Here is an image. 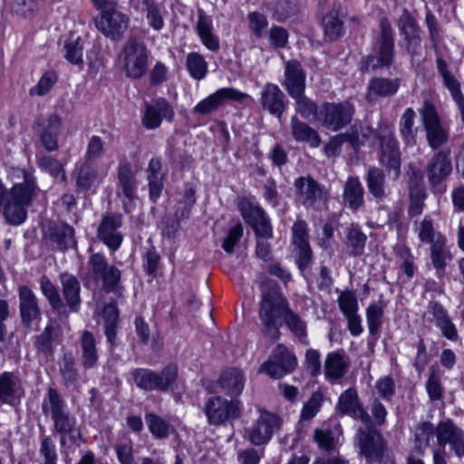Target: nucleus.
Returning a JSON list of instances; mask_svg holds the SVG:
<instances>
[{
    "label": "nucleus",
    "mask_w": 464,
    "mask_h": 464,
    "mask_svg": "<svg viewBox=\"0 0 464 464\" xmlns=\"http://www.w3.org/2000/svg\"><path fill=\"white\" fill-rule=\"evenodd\" d=\"M205 413L210 425L218 426L238 419L241 414L240 402L221 396L210 397L205 404Z\"/></svg>",
    "instance_id": "4468645a"
},
{
    "label": "nucleus",
    "mask_w": 464,
    "mask_h": 464,
    "mask_svg": "<svg viewBox=\"0 0 464 464\" xmlns=\"http://www.w3.org/2000/svg\"><path fill=\"white\" fill-rule=\"evenodd\" d=\"M341 431L338 426L334 429L316 428L314 430V440L318 447L327 452L334 451L339 444Z\"/></svg>",
    "instance_id": "a18cd8bd"
},
{
    "label": "nucleus",
    "mask_w": 464,
    "mask_h": 464,
    "mask_svg": "<svg viewBox=\"0 0 464 464\" xmlns=\"http://www.w3.org/2000/svg\"><path fill=\"white\" fill-rule=\"evenodd\" d=\"M92 3L100 11L94 21L97 29L111 40L121 39L130 19L118 9V3L115 0H92Z\"/></svg>",
    "instance_id": "20e7f679"
},
{
    "label": "nucleus",
    "mask_w": 464,
    "mask_h": 464,
    "mask_svg": "<svg viewBox=\"0 0 464 464\" xmlns=\"http://www.w3.org/2000/svg\"><path fill=\"white\" fill-rule=\"evenodd\" d=\"M145 420L151 434L157 439H166L170 434V425L153 412L145 414Z\"/></svg>",
    "instance_id": "bf43d9fd"
},
{
    "label": "nucleus",
    "mask_w": 464,
    "mask_h": 464,
    "mask_svg": "<svg viewBox=\"0 0 464 464\" xmlns=\"http://www.w3.org/2000/svg\"><path fill=\"white\" fill-rule=\"evenodd\" d=\"M357 429L354 443L359 449L361 456L364 457L368 464L382 463L388 450L387 441L382 432L376 429L372 418L370 423H362Z\"/></svg>",
    "instance_id": "423d86ee"
},
{
    "label": "nucleus",
    "mask_w": 464,
    "mask_h": 464,
    "mask_svg": "<svg viewBox=\"0 0 464 464\" xmlns=\"http://www.w3.org/2000/svg\"><path fill=\"white\" fill-rule=\"evenodd\" d=\"M57 80L58 76L55 72L48 71L44 72L40 78L38 83L30 89L29 94L31 96H44L47 94L56 83Z\"/></svg>",
    "instance_id": "774afa93"
},
{
    "label": "nucleus",
    "mask_w": 464,
    "mask_h": 464,
    "mask_svg": "<svg viewBox=\"0 0 464 464\" xmlns=\"http://www.w3.org/2000/svg\"><path fill=\"white\" fill-rule=\"evenodd\" d=\"M174 115L171 104L165 98L160 97L153 103L145 102L141 122L147 130H155L160 126L163 118L172 121Z\"/></svg>",
    "instance_id": "4be33fe9"
},
{
    "label": "nucleus",
    "mask_w": 464,
    "mask_h": 464,
    "mask_svg": "<svg viewBox=\"0 0 464 464\" xmlns=\"http://www.w3.org/2000/svg\"><path fill=\"white\" fill-rule=\"evenodd\" d=\"M430 261L436 270L438 277L441 278L445 275L447 260L451 259V254L446 246V238L430 246Z\"/></svg>",
    "instance_id": "49530a36"
},
{
    "label": "nucleus",
    "mask_w": 464,
    "mask_h": 464,
    "mask_svg": "<svg viewBox=\"0 0 464 464\" xmlns=\"http://www.w3.org/2000/svg\"><path fill=\"white\" fill-rule=\"evenodd\" d=\"M249 98L250 96L247 93L242 92L235 88H220L214 93L199 102L194 107L193 111L194 112L207 115L217 111L227 101L243 102L245 100Z\"/></svg>",
    "instance_id": "412c9836"
},
{
    "label": "nucleus",
    "mask_w": 464,
    "mask_h": 464,
    "mask_svg": "<svg viewBox=\"0 0 464 464\" xmlns=\"http://www.w3.org/2000/svg\"><path fill=\"white\" fill-rule=\"evenodd\" d=\"M239 209L244 220L253 228L256 237L264 239L272 237L273 228L270 218L258 204L244 199L240 203Z\"/></svg>",
    "instance_id": "dca6fc26"
},
{
    "label": "nucleus",
    "mask_w": 464,
    "mask_h": 464,
    "mask_svg": "<svg viewBox=\"0 0 464 464\" xmlns=\"http://www.w3.org/2000/svg\"><path fill=\"white\" fill-rule=\"evenodd\" d=\"M297 365L295 354L283 344H278L272 351L267 361L260 366L259 372L266 373L273 379H280L291 373Z\"/></svg>",
    "instance_id": "2eb2a0df"
},
{
    "label": "nucleus",
    "mask_w": 464,
    "mask_h": 464,
    "mask_svg": "<svg viewBox=\"0 0 464 464\" xmlns=\"http://www.w3.org/2000/svg\"><path fill=\"white\" fill-rule=\"evenodd\" d=\"M41 409L43 414L53 422V432L61 436L60 444L66 443V436L72 440L77 431V419L67 408L66 402L57 389L49 387Z\"/></svg>",
    "instance_id": "f03ea898"
},
{
    "label": "nucleus",
    "mask_w": 464,
    "mask_h": 464,
    "mask_svg": "<svg viewBox=\"0 0 464 464\" xmlns=\"http://www.w3.org/2000/svg\"><path fill=\"white\" fill-rule=\"evenodd\" d=\"M284 322L289 331L295 334L301 342L304 343L306 339V322L291 308L284 318Z\"/></svg>",
    "instance_id": "680f3d73"
},
{
    "label": "nucleus",
    "mask_w": 464,
    "mask_h": 464,
    "mask_svg": "<svg viewBox=\"0 0 464 464\" xmlns=\"http://www.w3.org/2000/svg\"><path fill=\"white\" fill-rule=\"evenodd\" d=\"M401 84V79L399 77L387 78L375 76L372 78L367 85V99L369 101H378L390 98L395 95Z\"/></svg>",
    "instance_id": "bb28decb"
},
{
    "label": "nucleus",
    "mask_w": 464,
    "mask_h": 464,
    "mask_svg": "<svg viewBox=\"0 0 464 464\" xmlns=\"http://www.w3.org/2000/svg\"><path fill=\"white\" fill-rule=\"evenodd\" d=\"M36 163L39 169L44 172H47L53 178L61 175L63 181L67 180L63 164L56 159L49 155H37Z\"/></svg>",
    "instance_id": "6e6d98bb"
},
{
    "label": "nucleus",
    "mask_w": 464,
    "mask_h": 464,
    "mask_svg": "<svg viewBox=\"0 0 464 464\" xmlns=\"http://www.w3.org/2000/svg\"><path fill=\"white\" fill-rule=\"evenodd\" d=\"M122 70L127 78L140 79L149 67V51L143 43L130 38L123 45L121 55Z\"/></svg>",
    "instance_id": "6e6552de"
},
{
    "label": "nucleus",
    "mask_w": 464,
    "mask_h": 464,
    "mask_svg": "<svg viewBox=\"0 0 464 464\" xmlns=\"http://www.w3.org/2000/svg\"><path fill=\"white\" fill-rule=\"evenodd\" d=\"M260 105L269 114L280 119L286 109L285 95L275 83H266L260 92Z\"/></svg>",
    "instance_id": "b1692460"
},
{
    "label": "nucleus",
    "mask_w": 464,
    "mask_h": 464,
    "mask_svg": "<svg viewBox=\"0 0 464 464\" xmlns=\"http://www.w3.org/2000/svg\"><path fill=\"white\" fill-rule=\"evenodd\" d=\"M408 189L410 198L408 214L410 217H418L423 211L427 198L423 175L420 169H413L410 174Z\"/></svg>",
    "instance_id": "5701e85b"
},
{
    "label": "nucleus",
    "mask_w": 464,
    "mask_h": 464,
    "mask_svg": "<svg viewBox=\"0 0 464 464\" xmlns=\"http://www.w3.org/2000/svg\"><path fill=\"white\" fill-rule=\"evenodd\" d=\"M379 27L380 34L373 44V53L361 61V71L363 72L389 68L394 61V31L387 17L380 19Z\"/></svg>",
    "instance_id": "7ed1b4c3"
},
{
    "label": "nucleus",
    "mask_w": 464,
    "mask_h": 464,
    "mask_svg": "<svg viewBox=\"0 0 464 464\" xmlns=\"http://www.w3.org/2000/svg\"><path fill=\"white\" fill-rule=\"evenodd\" d=\"M416 113L412 108H407L399 122L401 139L406 144L414 142L416 131L413 129Z\"/></svg>",
    "instance_id": "13d9d810"
},
{
    "label": "nucleus",
    "mask_w": 464,
    "mask_h": 464,
    "mask_svg": "<svg viewBox=\"0 0 464 464\" xmlns=\"http://www.w3.org/2000/svg\"><path fill=\"white\" fill-rule=\"evenodd\" d=\"M367 188L377 200H382L386 197L385 173L377 167H371L366 177Z\"/></svg>",
    "instance_id": "de8ad7c7"
},
{
    "label": "nucleus",
    "mask_w": 464,
    "mask_h": 464,
    "mask_svg": "<svg viewBox=\"0 0 464 464\" xmlns=\"http://www.w3.org/2000/svg\"><path fill=\"white\" fill-rule=\"evenodd\" d=\"M62 130V119L58 114H51L43 124L40 130V141L47 151L58 150V137Z\"/></svg>",
    "instance_id": "72a5a7b5"
},
{
    "label": "nucleus",
    "mask_w": 464,
    "mask_h": 464,
    "mask_svg": "<svg viewBox=\"0 0 464 464\" xmlns=\"http://www.w3.org/2000/svg\"><path fill=\"white\" fill-rule=\"evenodd\" d=\"M280 425L281 420L277 415L262 411L258 419L246 430L247 439L255 446L265 445Z\"/></svg>",
    "instance_id": "f3484780"
},
{
    "label": "nucleus",
    "mask_w": 464,
    "mask_h": 464,
    "mask_svg": "<svg viewBox=\"0 0 464 464\" xmlns=\"http://www.w3.org/2000/svg\"><path fill=\"white\" fill-rule=\"evenodd\" d=\"M428 314L432 315L431 321L440 328L444 337L450 341H456L458 339V331L452 324L447 311L438 302H430Z\"/></svg>",
    "instance_id": "f704fd0d"
},
{
    "label": "nucleus",
    "mask_w": 464,
    "mask_h": 464,
    "mask_svg": "<svg viewBox=\"0 0 464 464\" xmlns=\"http://www.w3.org/2000/svg\"><path fill=\"white\" fill-rule=\"evenodd\" d=\"M131 374L134 383L140 389L166 392L176 382L178 369L175 365H168L160 372H156L149 369L138 368Z\"/></svg>",
    "instance_id": "9b49d317"
},
{
    "label": "nucleus",
    "mask_w": 464,
    "mask_h": 464,
    "mask_svg": "<svg viewBox=\"0 0 464 464\" xmlns=\"http://www.w3.org/2000/svg\"><path fill=\"white\" fill-rule=\"evenodd\" d=\"M50 239L63 251L76 246L74 228L65 223L50 227Z\"/></svg>",
    "instance_id": "37998d69"
},
{
    "label": "nucleus",
    "mask_w": 464,
    "mask_h": 464,
    "mask_svg": "<svg viewBox=\"0 0 464 464\" xmlns=\"http://www.w3.org/2000/svg\"><path fill=\"white\" fill-rule=\"evenodd\" d=\"M377 138L379 162L387 171H392L396 179L401 174V155L394 130L388 125H382L377 130Z\"/></svg>",
    "instance_id": "1a4fd4ad"
},
{
    "label": "nucleus",
    "mask_w": 464,
    "mask_h": 464,
    "mask_svg": "<svg viewBox=\"0 0 464 464\" xmlns=\"http://www.w3.org/2000/svg\"><path fill=\"white\" fill-rule=\"evenodd\" d=\"M146 176L150 198L151 201L156 202L164 188L165 174L162 171V159L160 157L151 158L146 169Z\"/></svg>",
    "instance_id": "2f4dec72"
},
{
    "label": "nucleus",
    "mask_w": 464,
    "mask_h": 464,
    "mask_svg": "<svg viewBox=\"0 0 464 464\" xmlns=\"http://www.w3.org/2000/svg\"><path fill=\"white\" fill-rule=\"evenodd\" d=\"M349 369V362L344 358L343 351L329 353L324 362L326 378L336 380L344 376Z\"/></svg>",
    "instance_id": "a19ab883"
},
{
    "label": "nucleus",
    "mask_w": 464,
    "mask_h": 464,
    "mask_svg": "<svg viewBox=\"0 0 464 464\" xmlns=\"http://www.w3.org/2000/svg\"><path fill=\"white\" fill-rule=\"evenodd\" d=\"M452 172L450 150H441L432 155L426 166V174L430 189L434 193L446 191L443 182Z\"/></svg>",
    "instance_id": "ddd939ff"
},
{
    "label": "nucleus",
    "mask_w": 464,
    "mask_h": 464,
    "mask_svg": "<svg viewBox=\"0 0 464 464\" xmlns=\"http://www.w3.org/2000/svg\"><path fill=\"white\" fill-rule=\"evenodd\" d=\"M347 241L352 256H360L363 254L367 241V236L361 230L358 226L352 224L348 228Z\"/></svg>",
    "instance_id": "5fc2aeb1"
},
{
    "label": "nucleus",
    "mask_w": 464,
    "mask_h": 464,
    "mask_svg": "<svg viewBox=\"0 0 464 464\" xmlns=\"http://www.w3.org/2000/svg\"><path fill=\"white\" fill-rule=\"evenodd\" d=\"M104 320L105 335L111 345L116 344L117 327L119 323V310L115 304H108L102 311Z\"/></svg>",
    "instance_id": "09e8293b"
},
{
    "label": "nucleus",
    "mask_w": 464,
    "mask_h": 464,
    "mask_svg": "<svg viewBox=\"0 0 464 464\" xmlns=\"http://www.w3.org/2000/svg\"><path fill=\"white\" fill-rule=\"evenodd\" d=\"M289 303L278 286H272L263 292L259 308V317L266 332L275 330L277 333V319L285 318Z\"/></svg>",
    "instance_id": "0eeeda50"
},
{
    "label": "nucleus",
    "mask_w": 464,
    "mask_h": 464,
    "mask_svg": "<svg viewBox=\"0 0 464 464\" xmlns=\"http://www.w3.org/2000/svg\"><path fill=\"white\" fill-rule=\"evenodd\" d=\"M91 256L87 261L88 276L102 286L105 293L120 295L123 290L121 285V271L114 265H110L107 257L102 253H93L89 247Z\"/></svg>",
    "instance_id": "39448f33"
},
{
    "label": "nucleus",
    "mask_w": 464,
    "mask_h": 464,
    "mask_svg": "<svg viewBox=\"0 0 464 464\" xmlns=\"http://www.w3.org/2000/svg\"><path fill=\"white\" fill-rule=\"evenodd\" d=\"M40 285L43 295L49 301L50 305L59 313L65 311V304L50 279L46 276H43L40 279Z\"/></svg>",
    "instance_id": "4d7b16f0"
},
{
    "label": "nucleus",
    "mask_w": 464,
    "mask_h": 464,
    "mask_svg": "<svg viewBox=\"0 0 464 464\" xmlns=\"http://www.w3.org/2000/svg\"><path fill=\"white\" fill-rule=\"evenodd\" d=\"M105 153V142L99 136L93 135L89 139L84 154V161L92 163L100 160Z\"/></svg>",
    "instance_id": "338daca9"
},
{
    "label": "nucleus",
    "mask_w": 464,
    "mask_h": 464,
    "mask_svg": "<svg viewBox=\"0 0 464 464\" xmlns=\"http://www.w3.org/2000/svg\"><path fill=\"white\" fill-rule=\"evenodd\" d=\"M383 308L378 304H370L366 309V320L369 333L375 335L382 325Z\"/></svg>",
    "instance_id": "0e129e2a"
},
{
    "label": "nucleus",
    "mask_w": 464,
    "mask_h": 464,
    "mask_svg": "<svg viewBox=\"0 0 464 464\" xmlns=\"http://www.w3.org/2000/svg\"><path fill=\"white\" fill-rule=\"evenodd\" d=\"M82 365L84 369L96 366L99 354L94 335L85 330L81 335Z\"/></svg>",
    "instance_id": "79ce46f5"
},
{
    "label": "nucleus",
    "mask_w": 464,
    "mask_h": 464,
    "mask_svg": "<svg viewBox=\"0 0 464 464\" xmlns=\"http://www.w3.org/2000/svg\"><path fill=\"white\" fill-rule=\"evenodd\" d=\"M138 181L130 163L121 160L117 169V195L123 196L130 203L137 198Z\"/></svg>",
    "instance_id": "a878e982"
},
{
    "label": "nucleus",
    "mask_w": 464,
    "mask_h": 464,
    "mask_svg": "<svg viewBox=\"0 0 464 464\" xmlns=\"http://www.w3.org/2000/svg\"><path fill=\"white\" fill-rule=\"evenodd\" d=\"M122 226V215L107 213L102 216L97 229V238L111 252L117 251L121 246L123 236L120 231Z\"/></svg>",
    "instance_id": "a211bd4d"
},
{
    "label": "nucleus",
    "mask_w": 464,
    "mask_h": 464,
    "mask_svg": "<svg viewBox=\"0 0 464 464\" xmlns=\"http://www.w3.org/2000/svg\"><path fill=\"white\" fill-rule=\"evenodd\" d=\"M63 297L71 311L78 312L81 304V285L76 276L64 273L60 276Z\"/></svg>",
    "instance_id": "e433bc0d"
},
{
    "label": "nucleus",
    "mask_w": 464,
    "mask_h": 464,
    "mask_svg": "<svg viewBox=\"0 0 464 464\" xmlns=\"http://www.w3.org/2000/svg\"><path fill=\"white\" fill-rule=\"evenodd\" d=\"M60 334V329L53 323H49L44 331L34 337V346L38 353L45 357L51 356L54 352V343Z\"/></svg>",
    "instance_id": "4c0bfd02"
},
{
    "label": "nucleus",
    "mask_w": 464,
    "mask_h": 464,
    "mask_svg": "<svg viewBox=\"0 0 464 464\" xmlns=\"http://www.w3.org/2000/svg\"><path fill=\"white\" fill-rule=\"evenodd\" d=\"M291 133L297 142H306L313 148L321 144V137L316 130L306 122L301 121L296 116H293L290 121Z\"/></svg>",
    "instance_id": "c9c22d12"
},
{
    "label": "nucleus",
    "mask_w": 464,
    "mask_h": 464,
    "mask_svg": "<svg viewBox=\"0 0 464 464\" xmlns=\"http://www.w3.org/2000/svg\"><path fill=\"white\" fill-rule=\"evenodd\" d=\"M355 108L349 101L324 102L319 108L318 121L327 130L338 131L352 121Z\"/></svg>",
    "instance_id": "f8f14e48"
},
{
    "label": "nucleus",
    "mask_w": 464,
    "mask_h": 464,
    "mask_svg": "<svg viewBox=\"0 0 464 464\" xmlns=\"http://www.w3.org/2000/svg\"><path fill=\"white\" fill-rule=\"evenodd\" d=\"M18 297L22 323L24 326L30 327L34 321L41 317V309L38 305L37 297L25 285L19 286Z\"/></svg>",
    "instance_id": "c756f323"
},
{
    "label": "nucleus",
    "mask_w": 464,
    "mask_h": 464,
    "mask_svg": "<svg viewBox=\"0 0 464 464\" xmlns=\"http://www.w3.org/2000/svg\"><path fill=\"white\" fill-rule=\"evenodd\" d=\"M291 97L295 100V111L297 113L306 120L314 119L318 121L319 110L312 100L304 96V93Z\"/></svg>",
    "instance_id": "e2e57ef3"
},
{
    "label": "nucleus",
    "mask_w": 464,
    "mask_h": 464,
    "mask_svg": "<svg viewBox=\"0 0 464 464\" xmlns=\"http://www.w3.org/2000/svg\"><path fill=\"white\" fill-rule=\"evenodd\" d=\"M18 388L17 377L10 372L0 374V402L5 403L13 398Z\"/></svg>",
    "instance_id": "052dcab7"
},
{
    "label": "nucleus",
    "mask_w": 464,
    "mask_h": 464,
    "mask_svg": "<svg viewBox=\"0 0 464 464\" xmlns=\"http://www.w3.org/2000/svg\"><path fill=\"white\" fill-rule=\"evenodd\" d=\"M347 142L351 144L353 149H359L372 136V129L363 123H354L348 131L343 133Z\"/></svg>",
    "instance_id": "3c124183"
},
{
    "label": "nucleus",
    "mask_w": 464,
    "mask_h": 464,
    "mask_svg": "<svg viewBox=\"0 0 464 464\" xmlns=\"http://www.w3.org/2000/svg\"><path fill=\"white\" fill-rule=\"evenodd\" d=\"M437 444L442 450L449 445L459 459L464 457V431L450 419L437 424Z\"/></svg>",
    "instance_id": "6ab92c4d"
},
{
    "label": "nucleus",
    "mask_w": 464,
    "mask_h": 464,
    "mask_svg": "<svg viewBox=\"0 0 464 464\" xmlns=\"http://www.w3.org/2000/svg\"><path fill=\"white\" fill-rule=\"evenodd\" d=\"M186 67L191 78L200 81L208 73V63L202 54L191 52L187 54Z\"/></svg>",
    "instance_id": "603ef678"
},
{
    "label": "nucleus",
    "mask_w": 464,
    "mask_h": 464,
    "mask_svg": "<svg viewBox=\"0 0 464 464\" xmlns=\"http://www.w3.org/2000/svg\"><path fill=\"white\" fill-rule=\"evenodd\" d=\"M364 190L362 183L357 178L350 177L343 187V199L353 211H356L363 205Z\"/></svg>",
    "instance_id": "ea45409f"
},
{
    "label": "nucleus",
    "mask_w": 464,
    "mask_h": 464,
    "mask_svg": "<svg viewBox=\"0 0 464 464\" xmlns=\"http://www.w3.org/2000/svg\"><path fill=\"white\" fill-rule=\"evenodd\" d=\"M219 384L226 393L230 396H238L245 385V376L238 368H228L219 377Z\"/></svg>",
    "instance_id": "58836bf2"
},
{
    "label": "nucleus",
    "mask_w": 464,
    "mask_h": 464,
    "mask_svg": "<svg viewBox=\"0 0 464 464\" xmlns=\"http://www.w3.org/2000/svg\"><path fill=\"white\" fill-rule=\"evenodd\" d=\"M195 30L202 44L211 52H218L220 48L219 38L213 32L211 18L203 10H198Z\"/></svg>",
    "instance_id": "473e14b6"
},
{
    "label": "nucleus",
    "mask_w": 464,
    "mask_h": 464,
    "mask_svg": "<svg viewBox=\"0 0 464 464\" xmlns=\"http://www.w3.org/2000/svg\"><path fill=\"white\" fill-rule=\"evenodd\" d=\"M72 176L75 182L77 193H86L100 183L98 170L89 161L82 160L77 162Z\"/></svg>",
    "instance_id": "c85d7f7f"
},
{
    "label": "nucleus",
    "mask_w": 464,
    "mask_h": 464,
    "mask_svg": "<svg viewBox=\"0 0 464 464\" xmlns=\"http://www.w3.org/2000/svg\"><path fill=\"white\" fill-rule=\"evenodd\" d=\"M397 26L403 36L405 47L412 58L420 54L421 30L411 13L404 8L397 20Z\"/></svg>",
    "instance_id": "aec40b11"
},
{
    "label": "nucleus",
    "mask_w": 464,
    "mask_h": 464,
    "mask_svg": "<svg viewBox=\"0 0 464 464\" xmlns=\"http://www.w3.org/2000/svg\"><path fill=\"white\" fill-rule=\"evenodd\" d=\"M425 130L429 145L433 150L441 147L448 141L449 134L447 130L441 126L440 122L425 128Z\"/></svg>",
    "instance_id": "69168bd1"
},
{
    "label": "nucleus",
    "mask_w": 464,
    "mask_h": 464,
    "mask_svg": "<svg viewBox=\"0 0 464 464\" xmlns=\"http://www.w3.org/2000/svg\"><path fill=\"white\" fill-rule=\"evenodd\" d=\"M266 9L272 12L277 21H285L295 15L298 7L295 2L289 0L272 1L266 4Z\"/></svg>",
    "instance_id": "864d4df0"
},
{
    "label": "nucleus",
    "mask_w": 464,
    "mask_h": 464,
    "mask_svg": "<svg viewBox=\"0 0 464 464\" xmlns=\"http://www.w3.org/2000/svg\"><path fill=\"white\" fill-rule=\"evenodd\" d=\"M418 238L422 244L430 246L446 238L434 226V221L430 216H425L422 220L415 223V228Z\"/></svg>",
    "instance_id": "c03bdc74"
},
{
    "label": "nucleus",
    "mask_w": 464,
    "mask_h": 464,
    "mask_svg": "<svg viewBox=\"0 0 464 464\" xmlns=\"http://www.w3.org/2000/svg\"><path fill=\"white\" fill-rule=\"evenodd\" d=\"M293 186L295 203L306 209L318 210L328 201L327 189L310 175L298 177Z\"/></svg>",
    "instance_id": "9d476101"
},
{
    "label": "nucleus",
    "mask_w": 464,
    "mask_h": 464,
    "mask_svg": "<svg viewBox=\"0 0 464 464\" xmlns=\"http://www.w3.org/2000/svg\"><path fill=\"white\" fill-rule=\"evenodd\" d=\"M284 75L285 80L282 85L290 97L304 93L306 73L298 61H286L285 63Z\"/></svg>",
    "instance_id": "393cba45"
},
{
    "label": "nucleus",
    "mask_w": 464,
    "mask_h": 464,
    "mask_svg": "<svg viewBox=\"0 0 464 464\" xmlns=\"http://www.w3.org/2000/svg\"><path fill=\"white\" fill-rule=\"evenodd\" d=\"M58 367L62 385L66 389L77 391L80 388L82 376L73 353H64L58 362Z\"/></svg>",
    "instance_id": "7c9ffc66"
},
{
    "label": "nucleus",
    "mask_w": 464,
    "mask_h": 464,
    "mask_svg": "<svg viewBox=\"0 0 464 464\" xmlns=\"http://www.w3.org/2000/svg\"><path fill=\"white\" fill-rule=\"evenodd\" d=\"M23 181L7 188L0 179V211L6 222L12 226H19L27 218V208L38 197L40 188L34 176L24 169H19Z\"/></svg>",
    "instance_id": "f257e3e1"
},
{
    "label": "nucleus",
    "mask_w": 464,
    "mask_h": 464,
    "mask_svg": "<svg viewBox=\"0 0 464 464\" xmlns=\"http://www.w3.org/2000/svg\"><path fill=\"white\" fill-rule=\"evenodd\" d=\"M337 408L343 414L351 415L362 423H370L372 417L362 407L354 388H349L340 395Z\"/></svg>",
    "instance_id": "cd10ccee"
},
{
    "label": "nucleus",
    "mask_w": 464,
    "mask_h": 464,
    "mask_svg": "<svg viewBox=\"0 0 464 464\" xmlns=\"http://www.w3.org/2000/svg\"><path fill=\"white\" fill-rule=\"evenodd\" d=\"M326 41L333 42L343 34V23L339 17V12L336 10L327 14L322 22Z\"/></svg>",
    "instance_id": "8fccbe9b"
}]
</instances>
